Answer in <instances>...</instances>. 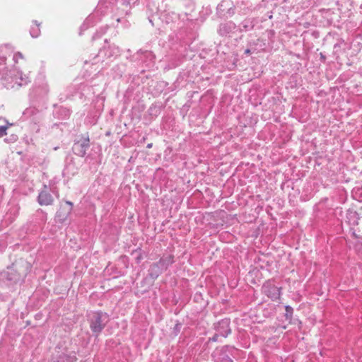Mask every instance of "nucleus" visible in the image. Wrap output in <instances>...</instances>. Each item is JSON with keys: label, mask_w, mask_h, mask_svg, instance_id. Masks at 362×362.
Here are the masks:
<instances>
[{"label": "nucleus", "mask_w": 362, "mask_h": 362, "mask_svg": "<svg viewBox=\"0 0 362 362\" xmlns=\"http://www.w3.org/2000/svg\"><path fill=\"white\" fill-rule=\"evenodd\" d=\"M89 147V138L88 136H81L73 146L74 153L78 156H84Z\"/></svg>", "instance_id": "f257e3e1"}, {"label": "nucleus", "mask_w": 362, "mask_h": 362, "mask_svg": "<svg viewBox=\"0 0 362 362\" xmlns=\"http://www.w3.org/2000/svg\"><path fill=\"white\" fill-rule=\"evenodd\" d=\"M263 288H264V292L272 300H276L280 298V296H281L280 288H279L270 283H267L266 284L264 285Z\"/></svg>", "instance_id": "f03ea898"}, {"label": "nucleus", "mask_w": 362, "mask_h": 362, "mask_svg": "<svg viewBox=\"0 0 362 362\" xmlns=\"http://www.w3.org/2000/svg\"><path fill=\"white\" fill-rule=\"evenodd\" d=\"M38 203L41 206H48L53 203V197L47 191V185L44 186V189L40 192L37 197Z\"/></svg>", "instance_id": "7ed1b4c3"}, {"label": "nucleus", "mask_w": 362, "mask_h": 362, "mask_svg": "<svg viewBox=\"0 0 362 362\" xmlns=\"http://www.w3.org/2000/svg\"><path fill=\"white\" fill-rule=\"evenodd\" d=\"M101 318L102 315L100 313H96L93 315V319L90 322V329L95 333H100L104 328Z\"/></svg>", "instance_id": "20e7f679"}, {"label": "nucleus", "mask_w": 362, "mask_h": 362, "mask_svg": "<svg viewBox=\"0 0 362 362\" xmlns=\"http://www.w3.org/2000/svg\"><path fill=\"white\" fill-rule=\"evenodd\" d=\"M7 127L5 126L0 127V137L6 135Z\"/></svg>", "instance_id": "39448f33"}, {"label": "nucleus", "mask_w": 362, "mask_h": 362, "mask_svg": "<svg viewBox=\"0 0 362 362\" xmlns=\"http://www.w3.org/2000/svg\"><path fill=\"white\" fill-rule=\"evenodd\" d=\"M245 53L246 54H250V49H245Z\"/></svg>", "instance_id": "423d86ee"}, {"label": "nucleus", "mask_w": 362, "mask_h": 362, "mask_svg": "<svg viewBox=\"0 0 362 362\" xmlns=\"http://www.w3.org/2000/svg\"><path fill=\"white\" fill-rule=\"evenodd\" d=\"M152 145H153V144H152L151 143V144H148L147 145V148H151V147H152Z\"/></svg>", "instance_id": "0eeeda50"}, {"label": "nucleus", "mask_w": 362, "mask_h": 362, "mask_svg": "<svg viewBox=\"0 0 362 362\" xmlns=\"http://www.w3.org/2000/svg\"><path fill=\"white\" fill-rule=\"evenodd\" d=\"M217 338H218V336H217V335H215V336L213 337V340H214V341H216V340H217Z\"/></svg>", "instance_id": "6e6552de"}, {"label": "nucleus", "mask_w": 362, "mask_h": 362, "mask_svg": "<svg viewBox=\"0 0 362 362\" xmlns=\"http://www.w3.org/2000/svg\"><path fill=\"white\" fill-rule=\"evenodd\" d=\"M66 204L70 205V206H72V203L71 202H66Z\"/></svg>", "instance_id": "1a4fd4ad"}, {"label": "nucleus", "mask_w": 362, "mask_h": 362, "mask_svg": "<svg viewBox=\"0 0 362 362\" xmlns=\"http://www.w3.org/2000/svg\"><path fill=\"white\" fill-rule=\"evenodd\" d=\"M286 310H290V308L288 306L286 307Z\"/></svg>", "instance_id": "9d476101"}, {"label": "nucleus", "mask_w": 362, "mask_h": 362, "mask_svg": "<svg viewBox=\"0 0 362 362\" xmlns=\"http://www.w3.org/2000/svg\"><path fill=\"white\" fill-rule=\"evenodd\" d=\"M286 310H290V308L288 306L286 307Z\"/></svg>", "instance_id": "9b49d317"}]
</instances>
